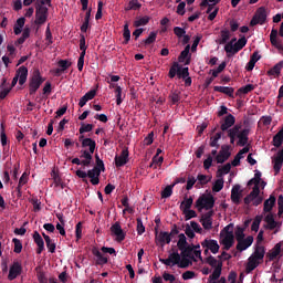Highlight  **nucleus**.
I'll return each mask as SVG.
<instances>
[{
	"instance_id": "1",
	"label": "nucleus",
	"mask_w": 283,
	"mask_h": 283,
	"mask_svg": "<svg viewBox=\"0 0 283 283\" xmlns=\"http://www.w3.org/2000/svg\"><path fill=\"white\" fill-rule=\"evenodd\" d=\"M216 207V198L213 195H201L197 201H196V208L198 211H202V209H206V211H211Z\"/></svg>"
},
{
	"instance_id": "2",
	"label": "nucleus",
	"mask_w": 283,
	"mask_h": 283,
	"mask_svg": "<svg viewBox=\"0 0 283 283\" xmlns=\"http://www.w3.org/2000/svg\"><path fill=\"white\" fill-rule=\"evenodd\" d=\"M45 83V77L41 75V73H33L29 77V94L30 96H34L36 92H39L41 84Z\"/></svg>"
},
{
	"instance_id": "3",
	"label": "nucleus",
	"mask_w": 283,
	"mask_h": 283,
	"mask_svg": "<svg viewBox=\"0 0 283 283\" xmlns=\"http://www.w3.org/2000/svg\"><path fill=\"white\" fill-rule=\"evenodd\" d=\"M247 45V38L243 36L239 39L234 44L233 42H229L224 45V50L227 54H238L240 50H242Z\"/></svg>"
},
{
	"instance_id": "4",
	"label": "nucleus",
	"mask_w": 283,
	"mask_h": 283,
	"mask_svg": "<svg viewBox=\"0 0 283 283\" xmlns=\"http://www.w3.org/2000/svg\"><path fill=\"white\" fill-rule=\"evenodd\" d=\"M266 23V9L261 7L256 10L255 15L250 21V25L253 28L254 25H264Z\"/></svg>"
},
{
	"instance_id": "5",
	"label": "nucleus",
	"mask_w": 283,
	"mask_h": 283,
	"mask_svg": "<svg viewBox=\"0 0 283 283\" xmlns=\"http://www.w3.org/2000/svg\"><path fill=\"white\" fill-rule=\"evenodd\" d=\"M21 273H23V265H21V262L14 261L9 269L8 280L12 282V280H17L18 275H21Z\"/></svg>"
},
{
	"instance_id": "6",
	"label": "nucleus",
	"mask_w": 283,
	"mask_h": 283,
	"mask_svg": "<svg viewBox=\"0 0 283 283\" xmlns=\"http://www.w3.org/2000/svg\"><path fill=\"white\" fill-rule=\"evenodd\" d=\"M48 12L49 9L48 7L41 8L38 7V9H35V25H43V23H45V21H48Z\"/></svg>"
},
{
	"instance_id": "7",
	"label": "nucleus",
	"mask_w": 283,
	"mask_h": 283,
	"mask_svg": "<svg viewBox=\"0 0 283 283\" xmlns=\"http://www.w3.org/2000/svg\"><path fill=\"white\" fill-rule=\"evenodd\" d=\"M200 223L206 231H211L213 229V210H210L201 216Z\"/></svg>"
},
{
	"instance_id": "8",
	"label": "nucleus",
	"mask_w": 283,
	"mask_h": 283,
	"mask_svg": "<svg viewBox=\"0 0 283 283\" xmlns=\"http://www.w3.org/2000/svg\"><path fill=\"white\" fill-rule=\"evenodd\" d=\"M169 78H177L185 82L186 87H191V76H189V72H169L168 73Z\"/></svg>"
},
{
	"instance_id": "9",
	"label": "nucleus",
	"mask_w": 283,
	"mask_h": 283,
	"mask_svg": "<svg viewBox=\"0 0 283 283\" xmlns=\"http://www.w3.org/2000/svg\"><path fill=\"white\" fill-rule=\"evenodd\" d=\"M220 244L223 245L224 251H229V249H231L235 243V235H233V232H228L227 234L220 235Z\"/></svg>"
},
{
	"instance_id": "10",
	"label": "nucleus",
	"mask_w": 283,
	"mask_h": 283,
	"mask_svg": "<svg viewBox=\"0 0 283 283\" xmlns=\"http://www.w3.org/2000/svg\"><path fill=\"white\" fill-rule=\"evenodd\" d=\"M231 147L229 145H222L221 150L219 154L216 156V160L218 165H222L223 163H227L228 158H231V151H229Z\"/></svg>"
},
{
	"instance_id": "11",
	"label": "nucleus",
	"mask_w": 283,
	"mask_h": 283,
	"mask_svg": "<svg viewBox=\"0 0 283 283\" xmlns=\"http://www.w3.org/2000/svg\"><path fill=\"white\" fill-rule=\"evenodd\" d=\"M129 163V150L127 148L123 149L120 155L115 156V167H125Z\"/></svg>"
},
{
	"instance_id": "12",
	"label": "nucleus",
	"mask_w": 283,
	"mask_h": 283,
	"mask_svg": "<svg viewBox=\"0 0 283 283\" xmlns=\"http://www.w3.org/2000/svg\"><path fill=\"white\" fill-rule=\"evenodd\" d=\"M159 262L166 266H176V264H180V253L172 252L169 254L168 259H159Z\"/></svg>"
},
{
	"instance_id": "13",
	"label": "nucleus",
	"mask_w": 283,
	"mask_h": 283,
	"mask_svg": "<svg viewBox=\"0 0 283 283\" xmlns=\"http://www.w3.org/2000/svg\"><path fill=\"white\" fill-rule=\"evenodd\" d=\"M221 132H228L229 129H232L233 125H235V116L228 114L222 122H220Z\"/></svg>"
},
{
	"instance_id": "14",
	"label": "nucleus",
	"mask_w": 283,
	"mask_h": 283,
	"mask_svg": "<svg viewBox=\"0 0 283 283\" xmlns=\"http://www.w3.org/2000/svg\"><path fill=\"white\" fill-rule=\"evenodd\" d=\"M191 45L187 44L184 51L179 54L178 62L179 64L189 65L191 63V54H189Z\"/></svg>"
},
{
	"instance_id": "15",
	"label": "nucleus",
	"mask_w": 283,
	"mask_h": 283,
	"mask_svg": "<svg viewBox=\"0 0 283 283\" xmlns=\"http://www.w3.org/2000/svg\"><path fill=\"white\" fill-rule=\"evenodd\" d=\"M111 232L116 235V241L117 242H123L125 240L126 233L123 231V228L120 227V222H115L111 227Z\"/></svg>"
},
{
	"instance_id": "16",
	"label": "nucleus",
	"mask_w": 283,
	"mask_h": 283,
	"mask_svg": "<svg viewBox=\"0 0 283 283\" xmlns=\"http://www.w3.org/2000/svg\"><path fill=\"white\" fill-rule=\"evenodd\" d=\"M92 254L95 256V264L97 266H103L105 264H107L108 259L107 256L103 255V252L101 250H98V248H93L92 249Z\"/></svg>"
},
{
	"instance_id": "17",
	"label": "nucleus",
	"mask_w": 283,
	"mask_h": 283,
	"mask_svg": "<svg viewBox=\"0 0 283 283\" xmlns=\"http://www.w3.org/2000/svg\"><path fill=\"white\" fill-rule=\"evenodd\" d=\"M201 245L203 249H208V251H211V253L216 254L218 251H220V244H218L217 240L213 239H206Z\"/></svg>"
},
{
	"instance_id": "18",
	"label": "nucleus",
	"mask_w": 283,
	"mask_h": 283,
	"mask_svg": "<svg viewBox=\"0 0 283 283\" xmlns=\"http://www.w3.org/2000/svg\"><path fill=\"white\" fill-rule=\"evenodd\" d=\"M33 240L38 247L36 253H38V255H41V253H43V251H45V241H43V237H41L39 231H34Z\"/></svg>"
},
{
	"instance_id": "19",
	"label": "nucleus",
	"mask_w": 283,
	"mask_h": 283,
	"mask_svg": "<svg viewBox=\"0 0 283 283\" xmlns=\"http://www.w3.org/2000/svg\"><path fill=\"white\" fill-rule=\"evenodd\" d=\"M260 264H262V261H259V259H256L255 256H249L248 263L245 265V273L249 274L252 271H255V269H258Z\"/></svg>"
},
{
	"instance_id": "20",
	"label": "nucleus",
	"mask_w": 283,
	"mask_h": 283,
	"mask_svg": "<svg viewBox=\"0 0 283 283\" xmlns=\"http://www.w3.org/2000/svg\"><path fill=\"white\" fill-rule=\"evenodd\" d=\"M156 240L160 243L161 247H165V244L171 243V234L169 232L160 231L158 233V230H156Z\"/></svg>"
},
{
	"instance_id": "21",
	"label": "nucleus",
	"mask_w": 283,
	"mask_h": 283,
	"mask_svg": "<svg viewBox=\"0 0 283 283\" xmlns=\"http://www.w3.org/2000/svg\"><path fill=\"white\" fill-rule=\"evenodd\" d=\"M237 242V251H247L253 244V237L249 235L247 239H240Z\"/></svg>"
},
{
	"instance_id": "22",
	"label": "nucleus",
	"mask_w": 283,
	"mask_h": 283,
	"mask_svg": "<svg viewBox=\"0 0 283 283\" xmlns=\"http://www.w3.org/2000/svg\"><path fill=\"white\" fill-rule=\"evenodd\" d=\"M249 128H244L241 132L237 134V138H239L238 145L240 147H245V145L249 143Z\"/></svg>"
},
{
	"instance_id": "23",
	"label": "nucleus",
	"mask_w": 283,
	"mask_h": 283,
	"mask_svg": "<svg viewBox=\"0 0 283 283\" xmlns=\"http://www.w3.org/2000/svg\"><path fill=\"white\" fill-rule=\"evenodd\" d=\"M240 198H242V191L240 190V185H235L231 190V200L233 205H240Z\"/></svg>"
},
{
	"instance_id": "24",
	"label": "nucleus",
	"mask_w": 283,
	"mask_h": 283,
	"mask_svg": "<svg viewBox=\"0 0 283 283\" xmlns=\"http://www.w3.org/2000/svg\"><path fill=\"white\" fill-rule=\"evenodd\" d=\"M94 153H92L91 150H87V149H84V150H81V156L80 158H84L82 160V166L83 167H90V165H92V155Z\"/></svg>"
},
{
	"instance_id": "25",
	"label": "nucleus",
	"mask_w": 283,
	"mask_h": 283,
	"mask_svg": "<svg viewBox=\"0 0 283 283\" xmlns=\"http://www.w3.org/2000/svg\"><path fill=\"white\" fill-rule=\"evenodd\" d=\"M280 253H282V242L276 243L272 251L266 254V258L270 262H273V260H275Z\"/></svg>"
},
{
	"instance_id": "26",
	"label": "nucleus",
	"mask_w": 283,
	"mask_h": 283,
	"mask_svg": "<svg viewBox=\"0 0 283 283\" xmlns=\"http://www.w3.org/2000/svg\"><path fill=\"white\" fill-rule=\"evenodd\" d=\"M222 275V262H219L218 266L214 268L212 274L209 275L208 282H217Z\"/></svg>"
},
{
	"instance_id": "27",
	"label": "nucleus",
	"mask_w": 283,
	"mask_h": 283,
	"mask_svg": "<svg viewBox=\"0 0 283 283\" xmlns=\"http://www.w3.org/2000/svg\"><path fill=\"white\" fill-rule=\"evenodd\" d=\"M265 254H266V249L263 245H256L254 252L251 255L256 260L263 262Z\"/></svg>"
},
{
	"instance_id": "28",
	"label": "nucleus",
	"mask_w": 283,
	"mask_h": 283,
	"mask_svg": "<svg viewBox=\"0 0 283 283\" xmlns=\"http://www.w3.org/2000/svg\"><path fill=\"white\" fill-rule=\"evenodd\" d=\"M214 92H220L221 94H226V96H229L230 98H234L233 93L235 90L233 87L229 86H214Z\"/></svg>"
},
{
	"instance_id": "29",
	"label": "nucleus",
	"mask_w": 283,
	"mask_h": 283,
	"mask_svg": "<svg viewBox=\"0 0 283 283\" xmlns=\"http://www.w3.org/2000/svg\"><path fill=\"white\" fill-rule=\"evenodd\" d=\"M275 196L271 195L269 199H266L263 203V211L265 213H271L273 207H275Z\"/></svg>"
},
{
	"instance_id": "30",
	"label": "nucleus",
	"mask_w": 283,
	"mask_h": 283,
	"mask_svg": "<svg viewBox=\"0 0 283 283\" xmlns=\"http://www.w3.org/2000/svg\"><path fill=\"white\" fill-rule=\"evenodd\" d=\"M241 126L234 125L232 128L228 130V137L230 138L231 145L235 144V138H238V134L240 133Z\"/></svg>"
},
{
	"instance_id": "31",
	"label": "nucleus",
	"mask_w": 283,
	"mask_h": 283,
	"mask_svg": "<svg viewBox=\"0 0 283 283\" xmlns=\"http://www.w3.org/2000/svg\"><path fill=\"white\" fill-rule=\"evenodd\" d=\"M82 147L84 149L88 147V151H91V154H94V151H96V140L86 137L85 139H83Z\"/></svg>"
},
{
	"instance_id": "32",
	"label": "nucleus",
	"mask_w": 283,
	"mask_h": 283,
	"mask_svg": "<svg viewBox=\"0 0 283 283\" xmlns=\"http://www.w3.org/2000/svg\"><path fill=\"white\" fill-rule=\"evenodd\" d=\"M273 165L275 174H280L283 165V155L281 153L276 154V157L273 160Z\"/></svg>"
},
{
	"instance_id": "33",
	"label": "nucleus",
	"mask_w": 283,
	"mask_h": 283,
	"mask_svg": "<svg viewBox=\"0 0 283 283\" xmlns=\"http://www.w3.org/2000/svg\"><path fill=\"white\" fill-rule=\"evenodd\" d=\"M253 90H255V86L253 84H247L245 86H242L237 91L235 96H240V98H242L244 94H249V92H253Z\"/></svg>"
},
{
	"instance_id": "34",
	"label": "nucleus",
	"mask_w": 283,
	"mask_h": 283,
	"mask_svg": "<svg viewBox=\"0 0 283 283\" xmlns=\"http://www.w3.org/2000/svg\"><path fill=\"white\" fill-rule=\"evenodd\" d=\"M265 222H266L268 229H270V231H273V229H275L277 227V221L271 213L266 214Z\"/></svg>"
},
{
	"instance_id": "35",
	"label": "nucleus",
	"mask_w": 283,
	"mask_h": 283,
	"mask_svg": "<svg viewBox=\"0 0 283 283\" xmlns=\"http://www.w3.org/2000/svg\"><path fill=\"white\" fill-rule=\"evenodd\" d=\"M165 158L163 156L158 157V155H155L151 159V163L149 165L153 169H158L164 163Z\"/></svg>"
},
{
	"instance_id": "36",
	"label": "nucleus",
	"mask_w": 283,
	"mask_h": 283,
	"mask_svg": "<svg viewBox=\"0 0 283 283\" xmlns=\"http://www.w3.org/2000/svg\"><path fill=\"white\" fill-rule=\"evenodd\" d=\"M7 80L6 77L2 78V90L0 91V101H3L12 91V87H7L6 86Z\"/></svg>"
},
{
	"instance_id": "37",
	"label": "nucleus",
	"mask_w": 283,
	"mask_h": 283,
	"mask_svg": "<svg viewBox=\"0 0 283 283\" xmlns=\"http://www.w3.org/2000/svg\"><path fill=\"white\" fill-rule=\"evenodd\" d=\"M192 205H193V198L192 197H190V198L185 197L184 201L180 205V210L181 211H187V210L191 209Z\"/></svg>"
},
{
	"instance_id": "38",
	"label": "nucleus",
	"mask_w": 283,
	"mask_h": 283,
	"mask_svg": "<svg viewBox=\"0 0 283 283\" xmlns=\"http://www.w3.org/2000/svg\"><path fill=\"white\" fill-rule=\"evenodd\" d=\"M181 255L184 258H189L190 260H193V247L191 245H186L184 249L180 250Z\"/></svg>"
},
{
	"instance_id": "39",
	"label": "nucleus",
	"mask_w": 283,
	"mask_h": 283,
	"mask_svg": "<svg viewBox=\"0 0 283 283\" xmlns=\"http://www.w3.org/2000/svg\"><path fill=\"white\" fill-rule=\"evenodd\" d=\"M231 171V165L228 163L217 171V178H222L223 176H227Z\"/></svg>"
},
{
	"instance_id": "40",
	"label": "nucleus",
	"mask_w": 283,
	"mask_h": 283,
	"mask_svg": "<svg viewBox=\"0 0 283 283\" xmlns=\"http://www.w3.org/2000/svg\"><path fill=\"white\" fill-rule=\"evenodd\" d=\"M57 65L60 69H56L55 72H65V70H70V66L72 65V62L67 60H60L57 62Z\"/></svg>"
},
{
	"instance_id": "41",
	"label": "nucleus",
	"mask_w": 283,
	"mask_h": 283,
	"mask_svg": "<svg viewBox=\"0 0 283 283\" xmlns=\"http://www.w3.org/2000/svg\"><path fill=\"white\" fill-rule=\"evenodd\" d=\"M123 36H124L123 45H127V43H129V41L132 40V31H129V24L128 23H126L124 25Z\"/></svg>"
},
{
	"instance_id": "42",
	"label": "nucleus",
	"mask_w": 283,
	"mask_h": 283,
	"mask_svg": "<svg viewBox=\"0 0 283 283\" xmlns=\"http://www.w3.org/2000/svg\"><path fill=\"white\" fill-rule=\"evenodd\" d=\"M231 39V33L229 32V30L224 29L221 30V39L218 41L219 45H224L227 43V41H229Z\"/></svg>"
},
{
	"instance_id": "43",
	"label": "nucleus",
	"mask_w": 283,
	"mask_h": 283,
	"mask_svg": "<svg viewBox=\"0 0 283 283\" xmlns=\"http://www.w3.org/2000/svg\"><path fill=\"white\" fill-rule=\"evenodd\" d=\"M222 189H224V179H217L212 186V191H214V193H219Z\"/></svg>"
},
{
	"instance_id": "44",
	"label": "nucleus",
	"mask_w": 283,
	"mask_h": 283,
	"mask_svg": "<svg viewBox=\"0 0 283 283\" xmlns=\"http://www.w3.org/2000/svg\"><path fill=\"white\" fill-rule=\"evenodd\" d=\"M220 138H222V132L216 133V135L210 138V147H216L218 149L220 147V144H218Z\"/></svg>"
},
{
	"instance_id": "45",
	"label": "nucleus",
	"mask_w": 283,
	"mask_h": 283,
	"mask_svg": "<svg viewBox=\"0 0 283 283\" xmlns=\"http://www.w3.org/2000/svg\"><path fill=\"white\" fill-rule=\"evenodd\" d=\"M182 65L178 62H175L174 65L170 67L169 72H189V67H184Z\"/></svg>"
},
{
	"instance_id": "46",
	"label": "nucleus",
	"mask_w": 283,
	"mask_h": 283,
	"mask_svg": "<svg viewBox=\"0 0 283 283\" xmlns=\"http://www.w3.org/2000/svg\"><path fill=\"white\" fill-rule=\"evenodd\" d=\"M149 21H150L149 15H145L143 18H139L138 20H135L134 25H135V28H140L143 25H147V23H149Z\"/></svg>"
},
{
	"instance_id": "47",
	"label": "nucleus",
	"mask_w": 283,
	"mask_h": 283,
	"mask_svg": "<svg viewBox=\"0 0 283 283\" xmlns=\"http://www.w3.org/2000/svg\"><path fill=\"white\" fill-rule=\"evenodd\" d=\"M177 247H178L179 251L181 249H185V247H189V243L187 242V237L185 235V233L179 234V241L177 243Z\"/></svg>"
},
{
	"instance_id": "48",
	"label": "nucleus",
	"mask_w": 283,
	"mask_h": 283,
	"mask_svg": "<svg viewBox=\"0 0 283 283\" xmlns=\"http://www.w3.org/2000/svg\"><path fill=\"white\" fill-rule=\"evenodd\" d=\"M262 222V217L256 216L252 222L251 226V231H254L255 233H258V231H260V223Z\"/></svg>"
},
{
	"instance_id": "49",
	"label": "nucleus",
	"mask_w": 283,
	"mask_h": 283,
	"mask_svg": "<svg viewBox=\"0 0 283 283\" xmlns=\"http://www.w3.org/2000/svg\"><path fill=\"white\" fill-rule=\"evenodd\" d=\"M122 205H123V207H125L124 213H125V211H128V213H134V209H132V208L129 207V197L124 196V197L122 198Z\"/></svg>"
},
{
	"instance_id": "50",
	"label": "nucleus",
	"mask_w": 283,
	"mask_h": 283,
	"mask_svg": "<svg viewBox=\"0 0 283 283\" xmlns=\"http://www.w3.org/2000/svg\"><path fill=\"white\" fill-rule=\"evenodd\" d=\"M220 262L222 261H218L217 259L213 258V255L206 258V264H209V266H211L212 269H216L218 264H220Z\"/></svg>"
},
{
	"instance_id": "51",
	"label": "nucleus",
	"mask_w": 283,
	"mask_h": 283,
	"mask_svg": "<svg viewBox=\"0 0 283 283\" xmlns=\"http://www.w3.org/2000/svg\"><path fill=\"white\" fill-rule=\"evenodd\" d=\"M156 36H158V33L156 32H150L148 38L143 41L145 45H151V43H156Z\"/></svg>"
},
{
	"instance_id": "52",
	"label": "nucleus",
	"mask_w": 283,
	"mask_h": 283,
	"mask_svg": "<svg viewBox=\"0 0 283 283\" xmlns=\"http://www.w3.org/2000/svg\"><path fill=\"white\" fill-rule=\"evenodd\" d=\"M191 264L189 256L181 255L180 261L178 263L179 269H187Z\"/></svg>"
},
{
	"instance_id": "53",
	"label": "nucleus",
	"mask_w": 283,
	"mask_h": 283,
	"mask_svg": "<svg viewBox=\"0 0 283 283\" xmlns=\"http://www.w3.org/2000/svg\"><path fill=\"white\" fill-rule=\"evenodd\" d=\"M92 129H94V126L92 124L82 123L78 132L80 134H87L92 132Z\"/></svg>"
},
{
	"instance_id": "54",
	"label": "nucleus",
	"mask_w": 283,
	"mask_h": 283,
	"mask_svg": "<svg viewBox=\"0 0 283 283\" xmlns=\"http://www.w3.org/2000/svg\"><path fill=\"white\" fill-rule=\"evenodd\" d=\"M27 184H28V175L25 172H23L22 176L19 179L17 191L19 193H21V187H23V185H27Z\"/></svg>"
},
{
	"instance_id": "55",
	"label": "nucleus",
	"mask_w": 283,
	"mask_h": 283,
	"mask_svg": "<svg viewBox=\"0 0 283 283\" xmlns=\"http://www.w3.org/2000/svg\"><path fill=\"white\" fill-rule=\"evenodd\" d=\"M174 193V185L167 186L163 191H161V198H171V195Z\"/></svg>"
},
{
	"instance_id": "56",
	"label": "nucleus",
	"mask_w": 283,
	"mask_h": 283,
	"mask_svg": "<svg viewBox=\"0 0 283 283\" xmlns=\"http://www.w3.org/2000/svg\"><path fill=\"white\" fill-rule=\"evenodd\" d=\"M12 242L14 244V253H21V251H23V243H21V240L14 238Z\"/></svg>"
},
{
	"instance_id": "57",
	"label": "nucleus",
	"mask_w": 283,
	"mask_h": 283,
	"mask_svg": "<svg viewBox=\"0 0 283 283\" xmlns=\"http://www.w3.org/2000/svg\"><path fill=\"white\" fill-rule=\"evenodd\" d=\"M75 235H76V240H81L83 238V222H78L75 226Z\"/></svg>"
},
{
	"instance_id": "58",
	"label": "nucleus",
	"mask_w": 283,
	"mask_h": 283,
	"mask_svg": "<svg viewBox=\"0 0 283 283\" xmlns=\"http://www.w3.org/2000/svg\"><path fill=\"white\" fill-rule=\"evenodd\" d=\"M182 213L185 214L186 220H191V218H198V213H196V211L191 209L184 210Z\"/></svg>"
},
{
	"instance_id": "59",
	"label": "nucleus",
	"mask_w": 283,
	"mask_h": 283,
	"mask_svg": "<svg viewBox=\"0 0 283 283\" xmlns=\"http://www.w3.org/2000/svg\"><path fill=\"white\" fill-rule=\"evenodd\" d=\"M234 235H235L237 242H238L239 240H243V239H244V228H242V227H237V230H235V232H234Z\"/></svg>"
},
{
	"instance_id": "60",
	"label": "nucleus",
	"mask_w": 283,
	"mask_h": 283,
	"mask_svg": "<svg viewBox=\"0 0 283 283\" xmlns=\"http://www.w3.org/2000/svg\"><path fill=\"white\" fill-rule=\"evenodd\" d=\"M45 41H48V45H52V43H54V39L52 36V31L50 30V25H48L45 30Z\"/></svg>"
},
{
	"instance_id": "61",
	"label": "nucleus",
	"mask_w": 283,
	"mask_h": 283,
	"mask_svg": "<svg viewBox=\"0 0 283 283\" xmlns=\"http://www.w3.org/2000/svg\"><path fill=\"white\" fill-rule=\"evenodd\" d=\"M198 185H208L211 178L207 177V175H198L197 176Z\"/></svg>"
},
{
	"instance_id": "62",
	"label": "nucleus",
	"mask_w": 283,
	"mask_h": 283,
	"mask_svg": "<svg viewBox=\"0 0 283 283\" xmlns=\"http://www.w3.org/2000/svg\"><path fill=\"white\" fill-rule=\"evenodd\" d=\"M88 178H96V176H101V168L94 167L93 169L87 171Z\"/></svg>"
},
{
	"instance_id": "63",
	"label": "nucleus",
	"mask_w": 283,
	"mask_h": 283,
	"mask_svg": "<svg viewBox=\"0 0 283 283\" xmlns=\"http://www.w3.org/2000/svg\"><path fill=\"white\" fill-rule=\"evenodd\" d=\"M145 233V226L143 224V219L137 218V234L143 235Z\"/></svg>"
},
{
	"instance_id": "64",
	"label": "nucleus",
	"mask_w": 283,
	"mask_h": 283,
	"mask_svg": "<svg viewBox=\"0 0 283 283\" xmlns=\"http://www.w3.org/2000/svg\"><path fill=\"white\" fill-rule=\"evenodd\" d=\"M185 8H187V3L186 2H179V4L177 6V14H179L180 17H185Z\"/></svg>"
}]
</instances>
